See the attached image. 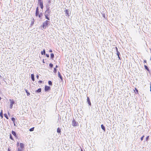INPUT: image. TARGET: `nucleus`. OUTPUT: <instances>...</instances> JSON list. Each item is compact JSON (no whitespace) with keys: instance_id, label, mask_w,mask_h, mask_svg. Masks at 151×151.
<instances>
[{"instance_id":"obj_1","label":"nucleus","mask_w":151,"mask_h":151,"mask_svg":"<svg viewBox=\"0 0 151 151\" xmlns=\"http://www.w3.org/2000/svg\"><path fill=\"white\" fill-rule=\"evenodd\" d=\"M49 22L47 20L43 23L42 27V28H41L42 30H43V29H45L47 27V25H48V22Z\"/></svg>"},{"instance_id":"obj_2","label":"nucleus","mask_w":151,"mask_h":151,"mask_svg":"<svg viewBox=\"0 0 151 151\" xmlns=\"http://www.w3.org/2000/svg\"><path fill=\"white\" fill-rule=\"evenodd\" d=\"M72 125L74 127H76L78 126V122H76L74 119H73L72 121Z\"/></svg>"},{"instance_id":"obj_3","label":"nucleus","mask_w":151,"mask_h":151,"mask_svg":"<svg viewBox=\"0 0 151 151\" xmlns=\"http://www.w3.org/2000/svg\"><path fill=\"white\" fill-rule=\"evenodd\" d=\"M9 100L10 101V108L11 109H12L13 107V104L14 103V100H12L11 99H10Z\"/></svg>"},{"instance_id":"obj_4","label":"nucleus","mask_w":151,"mask_h":151,"mask_svg":"<svg viewBox=\"0 0 151 151\" xmlns=\"http://www.w3.org/2000/svg\"><path fill=\"white\" fill-rule=\"evenodd\" d=\"M50 87L47 86H45V91H47L50 90Z\"/></svg>"},{"instance_id":"obj_5","label":"nucleus","mask_w":151,"mask_h":151,"mask_svg":"<svg viewBox=\"0 0 151 151\" xmlns=\"http://www.w3.org/2000/svg\"><path fill=\"white\" fill-rule=\"evenodd\" d=\"M69 11H68V9L65 10V14L66 16H70V15L69 14Z\"/></svg>"},{"instance_id":"obj_6","label":"nucleus","mask_w":151,"mask_h":151,"mask_svg":"<svg viewBox=\"0 0 151 151\" xmlns=\"http://www.w3.org/2000/svg\"><path fill=\"white\" fill-rule=\"evenodd\" d=\"M38 4H39V5H40V6L41 8L42 9H43V2L39 3Z\"/></svg>"},{"instance_id":"obj_7","label":"nucleus","mask_w":151,"mask_h":151,"mask_svg":"<svg viewBox=\"0 0 151 151\" xmlns=\"http://www.w3.org/2000/svg\"><path fill=\"white\" fill-rule=\"evenodd\" d=\"M87 102H88V104L89 105L91 106V104L90 102V99L88 97H87Z\"/></svg>"},{"instance_id":"obj_8","label":"nucleus","mask_w":151,"mask_h":151,"mask_svg":"<svg viewBox=\"0 0 151 151\" xmlns=\"http://www.w3.org/2000/svg\"><path fill=\"white\" fill-rule=\"evenodd\" d=\"M58 77H59V78L62 81L63 80L62 77V76L61 75V74H60V73L59 72H58Z\"/></svg>"},{"instance_id":"obj_9","label":"nucleus","mask_w":151,"mask_h":151,"mask_svg":"<svg viewBox=\"0 0 151 151\" xmlns=\"http://www.w3.org/2000/svg\"><path fill=\"white\" fill-rule=\"evenodd\" d=\"M51 11H46L45 13V14H47L50 15Z\"/></svg>"},{"instance_id":"obj_10","label":"nucleus","mask_w":151,"mask_h":151,"mask_svg":"<svg viewBox=\"0 0 151 151\" xmlns=\"http://www.w3.org/2000/svg\"><path fill=\"white\" fill-rule=\"evenodd\" d=\"M45 18L47 19L48 20H50V17H48V16H49V15H48L47 14H45Z\"/></svg>"},{"instance_id":"obj_11","label":"nucleus","mask_w":151,"mask_h":151,"mask_svg":"<svg viewBox=\"0 0 151 151\" xmlns=\"http://www.w3.org/2000/svg\"><path fill=\"white\" fill-rule=\"evenodd\" d=\"M31 77L32 80L33 81H35V78H34V74H32L31 75Z\"/></svg>"},{"instance_id":"obj_12","label":"nucleus","mask_w":151,"mask_h":151,"mask_svg":"<svg viewBox=\"0 0 151 151\" xmlns=\"http://www.w3.org/2000/svg\"><path fill=\"white\" fill-rule=\"evenodd\" d=\"M101 127L102 129L104 131H105V128L104 125L103 124H102L101 125Z\"/></svg>"},{"instance_id":"obj_13","label":"nucleus","mask_w":151,"mask_h":151,"mask_svg":"<svg viewBox=\"0 0 151 151\" xmlns=\"http://www.w3.org/2000/svg\"><path fill=\"white\" fill-rule=\"evenodd\" d=\"M12 134L13 135H14V136H15V137L17 136L16 134V133L14 131H12Z\"/></svg>"},{"instance_id":"obj_14","label":"nucleus","mask_w":151,"mask_h":151,"mask_svg":"<svg viewBox=\"0 0 151 151\" xmlns=\"http://www.w3.org/2000/svg\"><path fill=\"white\" fill-rule=\"evenodd\" d=\"M20 148H22L24 147V144L22 143H20Z\"/></svg>"},{"instance_id":"obj_15","label":"nucleus","mask_w":151,"mask_h":151,"mask_svg":"<svg viewBox=\"0 0 151 151\" xmlns=\"http://www.w3.org/2000/svg\"><path fill=\"white\" fill-rule=\"evenodd\" d=\"M116 50L117 55L118 56H119L120 55L119 52L118 51V49L116 47Z\"/></svg>"},{"instance_id":"obj_16","label":"nucleus","mask_w":151,"mask_h":151,"mask_svg":"<svg viewBox=\"0 0 151 151\" xmlns=\"http://www.w3.org/2000/svg\"><path fill=\"white\" fill-rule=\"evenodd\" d=\"M25 90L26 91V93H27V96H29L30 94V93L27 90L25 89Z\"/></svg>"},{"instance_id":"obj_17","label":"nucleus","mask_w":151,"mask_h":151,"mask_svg":"<svg viewBox=\"0 0 151 151\" xmlns=\"http://www.w3.org/2000/svg\"><path fill=\"white\" fill-rule=\"evenodd\" d=\"M45 50L44 49L43 50V51H42L41 52V54L42 55H43V54L45 55Z\"/></svg>"},{"instance_id":"obj_18","label":"nucleus","mask_w":151,"mask_h":151,"mask_svg":"<svg viewBox=\"0 0 151 151\" xmlns=\"http://www.w3.org/2000/svg\"><path fill=\"white\" fill-rule=\"evenodd\" d=\"M41 91V88H40L38 89L36 91V92L37 93L40 92Z\"/></svg>"},{"instance_id":"obj_19","label":"nucleus","mask_w":151,"mask_h":151,"mask_svg":"<svg viewBox=\"0 0 151 151\" xmlns=\"http://www.w3.org/2000/svg\"><path fill=\"white\" fill-rule=\"evenodd\" d=\"M57 132L58 133H60L61 132V129L60 128H58L57 129Z\"/></svg>"},{"instance_id":"obj_20","label":"nucleus","mask_w":151,"mask_h":151,"mask_svg":"<svg viewBox=\"0 0 151 151\" xmlns=\"http://www.w3.org/2000/svg\"><path fill=\"white\" fill-rule=\"evenodd\" d=\"M54 57V55L53 53H52L50 54V58L52 59H53Z\"/></svg>"},{"instance_id":"obj_21","label":"nucleus","mask_w":151,"mask_h":151,"mask_svg":"<svg viewBox=\"0 0 151 151\" xmlns=\"http://www.w3.org/2000/svg\"><path fill=\"white\" fill-rule=\"evenodd\" d=\"M39 14V11H36L35 16L37 17L38 15Z\"/></svg>"},{"instance_id":"obj_22","label":"nucleus","mask_w":151,"mask_h":151,"mask_svg":"<svg viewBox=\"0 0 151 151\" xmlns=\"http://www.w3.org/2000/svg\"><path fill=\"white\" fill-rule=\"evenodd\" d=\"M144 67H145V69H146L147 70H148V71L149 70V69L147 66H146V65H145Z\"/></svg>"},{"instance_id":"obj_23","label":"nucleus","mask_w":151,"mask_h":151,"mask_svg":"<svg viewBox=\"0 0 151 151\" xmlns=\"http://www.w3.org/2000/svg\"><path fill=\"white\" fill-rule=\"evenodd\" d=\"M12 120L14 122H14H15V119L14 118V117H12Z\"/></svg>"},{"instance_id":"obj_24","label":"nucleus","mask_w":151,"mask_h":151,"mask_svg":"<svg viewBox=\"0 0 151 151\" xmlns=\"http://www.w3.org/2000/svg\"><path fill=\"white\" fill-rule=\"evenodd\" d=\"M48 84L52 86V82L51 81H48Z\"/></svg>"},{"instance_id":"obj_25","label":"nucleus","mask_w":151,"mask_h":151,"mask_svg":"<svg viewBox=\"0 0 151 151\" xmlns=\"http://www.w3.org/2000/svg\"><path fill=\"white\" fill-rule=\"evenodd\" d=\"M34 127H32L29 129V131L30 132L33 131L34 130Z\"/></svg>"},{"instance_id":"obj_26","label":"nucleus","mask_w":151,"mask_h":151,"mask_svg":"<svg viewBox=\"0 0 151 151\" xmlns=\"http://www.w3.org/2000/svg\"><path fill=\"white\" fill-rule=\"evenodd\" d=\"M4 116L7 119H9L8 117V116L6 114H4Z\"/></svg>"},{"instance_id":"obj_27","label":"nucleus","mask_w":151,"mask_h":151,"mask_svg":"<svg viewBox=\"0 0 151 151\" xmlns=\"http://www.w3.org/2000/svg\"><path fill=\"white\" fill-rule=\"evenodd\" d=\"M22 151V148L20 147H19L18 148V151Z\"/></svg>"},{"instance_id":"obj_28","label":"nucleus","mask_w":151,"mask_h":151,"mask_svg":"<svg viewBox=\"0 0 151 151\" xmlns=\"http://www.w3.org/2000/svg\"><path fill=\"white\" fill-rule=\"evenodd\" d=\"M46 11H50V7H46Z\"/></svg>"},{"instance_id":"obj_29","label":"nucleus","mask_w":151,"mask_h":151,"mask_svg":"<svg viewBox=\"0 0 151 151\" xmlns=\"http://www.w3.org/2000/svg\"><path fill=\"white\" fill-rule=\"evenodd\" d=\"M48 4H50L51 3V0H47Z\"/></svg>"},{"instance_id":"obj_30","label":"nucleus","mask_w":151,"mask_h":151,"mask_svg":"<svg viewBox=\"0 0 151 151\" xmlns=\"http://www.w3.org/2000/svg\"><path fill=\"white\" fill-rule=\"evenodd\" d=\"M53 72H54L55 73H56V72H57V69L56 68H54V70L53 71Z\"/></svg>"},{"instance_id":"obj_31","label":"nucleus","mask_w":151,"mask_h":151,"mask_svg":"<svg viewBox=\"0 0 151 151\" xmlns=\"http://www.w3.org/2000/svg\"><path fill=\"white\" fill-rule=\"evenodd\" d=\"M0 116H1L2 117H3V113L2 111L0 113Z\"/></svg>"},{"instance_id":"obj_32","label":"nucleus","mask_w":151,"mask_h":151,"mask_svg":"<svg viewBox=\"0 0 151 151\" xmlns=\"http://www.w3.org/2000/svg\"><path fill=\"white\" fill-rule=\"evenodd\" d=\"M53 64H52V63H50L49 64V66L51 68H52V67H53Z\"/></svg>"},{"instance_id":"obj_33","label":"nucleus","mask_w":151,"mask_h":151,"mask_svg":"<svg viewBox=\"0 0 151 151\" xmlns=\"http://www.w3.org/2000/svg\"><path fill=\"white\" fill-rule=\"evenodd\" d=\"M34 23V21H32L31 22V24L30 25L32 26L33 24Z\"/></svg>"},{"instance_id":"obj_34","label":"nucleus","mask_w":151,"mask_h":151,"mask_svg":"<svg viewBox=\"0 0 151 151\" xmlns=\"http://www.w3.org/2000/svg\"><path fill=\"white\" fill-rule=\"evenodd\" d=\"M10 138L12 140H13V137H12V135L10 134Z\"/></svg>"},{"instance_id":"obj_35","label":"nucleus","mask_w":151,"mask_h":151,"mask_svg":"<svg viewBox=\"0 0 151 151\" xmlns=\"http://www.w3.org/2000/svg\"><path fill=\"white\" fill-rule=\"evenodd\" d=\"M43 2L42 0H38V3Z\"/></svg>"},{"instance_id":"obj_36","label":"nucleus","mask_w":151,"mask_h":151,"mask_svg":"<svg viewBox=\"0 0 151 151\" xmlns=\"http://www.w3.org/2000/svg\"><path fill=\"white\" fill-rule=\"evenodd\" d=\"M50 5V4H47L46 5V7H50L49 6Z\"/></svg>"},{"instance_id":"obj_37","label":"nucleus","mask_w":151,"mask_h":151,"mask_svg":"<svg viewBox=\"0 0 151 151\" xmlns=\"http://www.w3.org/2000/svg\"><path fill=\"white\" fill-rule=\"evenodd\" d=\"M144 136L143 135L141 138V141H142L143 140V138H144Z\"/></svg>"},{"instance_id":"obj_38","label":"nucleus","mask_w":151,"mask_h":151,"mask_svg":"<svg viewBox=\"0 0 151 151\" xmlns=\"http://www.w3.org/2000/svg\"><path fill=\"white\" fill-rule=\"evenodd\" d=\"M149 138V136H147L146 138V140L147 141Z\"/></svg>"},{"instance_id":"obj_39","label":"nucleus","mask_w":151,"mask_h":151,"mask_svg":"<svg viewBox=\"0 0 151 151\" xmlns=\"http://www.w3.org/2000/svg\"><path fill=\"white\" fill-rule=\"evenodd\" d=\"M36 11H39V9H38V7H37L36 9Z\"/></svg>"},{"instance_id":"obj_40","label":"nucleus","mask_w":151,"mask_h":151,"mask_svg":"<svg viewBox=\"0 0 151 151\" xmlns=\"http://www.w3.org/2000/svg\"><path fill=\"white\" fill-rule=\"evenodd\" d=\"M41 14H39L38 15V17H39V18H40L41 17Z\"/></svg>"},{"instance_id":"obj_41","label":"nucleus","mask_w":151,"mask_h":151,"mask_svg":"<svg viewBox=\"0 0 151 151\" xmlns=\"http://www.w3.org/2000/svg\"><path fill=\"white\" fill-rule=\"evenodd\" d=\"M46 55L47 56V57H49V54H46Z\"/></svg>"},{"instance_id":"obj_42","label":"nucleus","mask_w":151,"mask_h":151,"mask_svg":"<svg viewBox=\"0 0 151 151\" xmlns=\"http://www.w3.org/2000/svg\"><path fill=\"white\" fill-rule=\"evenodd\" d=\"M39 82L40 83H42V81H39Z\"/></svg>"},{"instance_id":"obj_43","label":"nucleus","mask_w":151,"mask_h":151,"mask_svg":"<svg viewBox=\"0 0 151 151\" xmlns=\"http://www.w3.org/2000/svg\"><path fill=\"white\" fill-rule=\"evenodd\" d=\"M49 52H52V50H49Z\"/></svg>"},{"instance_id":"obj_44","label":"nucleus","mask_w":151,"mask_h":151,"mask_svg":"<svg viewBox=\"0 0 151 151\" xmlns=\"http://www.w3.org/2000/svg\"><path fill=\"white\" fill-rule=\"evenodd\" d=\"M36 77H37V79H38L39 76L38 75H37V76Z\"/></svg>"},{"instance_id":"obj_45","label":"nucleus","mask_w":151,"mask_h":151,"mask_svg":"<svg viewBox=\"0 0 151 151\" xmlns=\"http://www.w3.org/2000/svg\"><path fill=\"white\" fill-rule=\"evenodd\" d=\"M135 90H136V91H137V92L138 93V90L136 88H135Z\"/></svg>"},{"instance_id":"obj_46","label":"nucleus","mask_w":151,"mask_h":151,"mask_svg":"<svg viewBox=\"0 0 151 151\" xmlns=\"http://www.w3.org/2000/svg\"><path fill=\"white\" fill-rule=\"evenodd\" d=\"M8 151H11V150L9 148H8Z\"/></svg>"},{"instance_id":"obj_47","label":"nucleus","mask_w":151,"mask_h":151,"mask_svg":"<svg viewBox=\"0 0 151 151\" xmlns=\"http://www.w3.org/2000/svg\"><path fill=\"white\" fill-rule=\"evenodd\" d=\"M144 63H146L147 61H146V60H144Z\"/></svg>"},{"instance_id":"obj_48","label":"nucleus","mask_w":151,"mask_h":151,"mask_svg":"<svg viewBox=\"0 0 151 151\" xmlns=\"http://www.w3.org/2000/svg\"><path fill=\"white\" fill-rule=\"evenodd\" d=\"M118 56V57L119 58L120 60V57H119V56Z\"/></svg>"},{"instance_id":"obj_49","label":"nucleus","mask_w":151,"mask_h":151,"mask_svg":"<svg viewBox=\"0 0 151 151\" xmlns=\"http://www.w3.org/2000/svg\"><path fill=\"white\" fill-rule=\"evenodd\" d=\"M57 67H58V66H57V65H56V68H57Z\"/></svg>"},{"instance_id":"obj_50","label":"nucleus","mask_w":151,"mask_h":151,"mask_svg":"<svg viewBox=\"0 0 151 151\" xmlns=\"http://www.w3.org/2000/svg\"><path fill=\"white\" fill-rule=\"evenodd\" d=\"M1 99V98L0 97V100Z\"/></svg>"},{"instance_id":"obj_51","label":"nucleus","mask_w":151,"mask_h":151,"mask_svg":"<svg viewBox=\"0 0 151 151\" xmlns=\"http://www.w3.org/2000/svg\"><path fill=\"white\" fill-rule=\"evenodd\" d=\"M150 49V51H151V49Z\"/></svg>"},{"instance_id":"obj_52","label":"nucleus","mask_w":151,"mask_h":151,"mask_svg":"<svg viewBox=\"0 0 151 151\" xmlns=\"http://www.w3.org/2000/svg\"><path fill=\"white\" fill-rule=\"evenodd\" d=\"M150 60H151V58H150Z\"/></svg>"},{"instance_id":"obj_53","label":"nucleus","mask_w":151,"mask_h":151,"mask_svg":"<svg viewBox=\"0 0 151 151\" xmlns=\"http://www.w3.org/2000/svg\"><path fill=\"white\" fill-rule=\"evenodd\" d=\"M43 62L44 63V60H43Z\"/></svg>"}]
</instances>
